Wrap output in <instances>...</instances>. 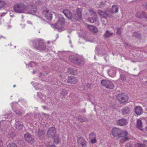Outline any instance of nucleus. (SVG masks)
<instances>
[{
  "instance_id": "obj_21",
  "label": "nucleus",
  "mask_w": 147,
  "mask_h": 147,
  "mask_svg": "<svg viewBox=\"0 0 147 147\" xmlns=\"http://www.w3.org/2000/svg\"><path fill=\"white\" fill-rule=\"evenodd\" d=\"M135 112L136 114L140 115L143 112L142 107L140 106L136 107L135 109Z\"/></svg>"
},
{
  "instance_id": "obj_28",
  "label": "nucleus",
  "mask_w": 147,
  "mask_h": 147,
  "mask_svg": "<svg viewBox=\"0 0 147 147\" xmlns=\"http://www.w3.org/2000/svg\"><path fill=\"white\" fill-rule=\"evenodd\" d=\"M6 4L5 2L3 0H0V9L4 7Z\"/></svg>"
},
{
  "instance_id": "obj_25",
  "label": "nucleus",
  "mask_w": 147,
  "mask_h": 147,
  "mask_svg": "<svg viewBox=\"0 0 147 147\" xmlns=\"http://www.w3.org/2000/svg\"><path fill=\"white\" fill-rule=\"evenodd\" d=\"M137 126L141 130H143L142 123L141 120L140 119H138L137 120Z\"/></svg>"
},
{
  "instance_id": "obj_38",
  "label": "nucleus",
  "mask_w": 147,
  "mask_h": 147,
  "mask_svg": "<svg viewBox=\"0 0 147 147\" xmlns=\"http://www.w3.org/2000/svg\"><path fill=\"white\" fill-rule=\"evenodd\" d=\"M67 91L65 90H63L61 92V94H62L63 96L67 95Z\"/></svg>"
},
{
  "instance_id": "obj_34",
  "label": "nucleus",
  "mask_w": 147,
  "mask_h": 147,
  "mask_svg": "<svg viewBox=\"0 0 147 147\" xmlns=\"http://www.w3.org/2000/svg\"><path fill=\"white\" fill-rule=\"evenodd\" d=\"M77 120L81 122L86 121V120L83 119L82 117L80 116H79L77 118Z\"/></svg>"
},
{
  "instance_id": "obj_42",
  "label": "nucleus",
  "mask_w": 147,
  "mask_h": 147,
  "mask_svg": "<svg viewBox=\"0 0 147 147\" xmlns=\"http://www.w3.org/2000/svg\"><path fill=\"white\" fill-rule=\"evenodd\" d=\"M36 65V63H34L33 62H31L30 64V66L31 67H33L35 66Z\"/></svg>"
},
{
  "instance_id": "obj_49",
  "label": "nucleus",
  "mask_w": 147,
  "mask_h": 147,
  "mask_svg": "<svg viewBox=\"0 0 147 147\" xmlns=\"http://www.w3.org/2000/svg\"><path fill=\"white\" fill-rule=\"evenodd\" d=\"M121 78L123 80L125 79V77L123 75L121 76Z\"/></svg>"
},
{
  "instance_id": "obj_51",
  "label": "nucleus",
  "mask_w": 147,
  "mask_h": 147,
  "mask_svg": "<svg viewBox=\"0 0 147 147\" xmlns=\"http://www.w3.org/2000/svg\"><path fill=\"white\" fill-rule=\"evenodd\" d=\"M74 71V72H73L72 73V74L74 75H76L78 74V72L77 71Z\"/></svg>"
},
{
  "instance_id": "obj_56",
  "label": "nucleus",
  "mask_w": 147,
  "mask_h": 147,
  "mask_svg": "<svg viewBox=\"0 0 147 147\" xmlns=\"http://www.w3.org/2000/svg\"><path fill=\"white\" fill-rule=\"evenodd\" d=\"M146 131H147V126L146 128Z\"/></svg>"
},
{
  "instance_id": "obj_20",
  "label": "nucleus",
  "mask_w": 147,
  "mask_h": 147,
  "mask_svg": "<svg viewBox=\"0 0 147 147\" xmlns=\"http://www.w3.org/2000/svg\"><path fill=\"white\" fill-rule=\"evenodd\" d=\"M56 132L55 128L54 127H51L49 129L47 134L48 136L50 137L51 136H53L54 135L55 136V134Z\"/></svg>"
},
{
  "instance_id": "obj_11",
  "label": "nucleus",
  "mask_w": 147,
  "mask_h": 147,
  "mask_svg": "<svg viewBox=\"0 0 147 147\" xmlns=\"http://www.w3.org/2000/svg\"><path fill=\"white\" fill-rule=\"evenodd\" d=\"M109 11V9H108L105 11L100 10H99L98 12L100 16L104 18H106L108 17H110L111 16Z\"/></svg>"
},
{
  "instance_id": "obj_12",
  "label": "nucleus",
  "mask_w": 147,
  "mask_h": 147,
  "mask_svg": "<svg viewBox=\"0 0 147 147\" xmlns=\"http://www.w3.org/2000/svg\"><path fill=\"white\" fill-rule=\"evenodd\" d=\"M64 22V19L63 18H59L58 22L55 24L54 27L56 29H60L62 28Z\"/></svg>"
},
{
  "instance_id": "obj_43",
  "label": "nucleus",
  "mask_w": 147,
  "mask_h": 147,
  "mask_svg": "<svg viewBox=\"0 0 147 147\" xmlns=\"http://www.w3.org/2000/svg\"><path fill=\"white\" fill-rule=\"evenodd\" d=\"M41 1L40 0H37L36 2V5H38L40 4Z\"/></svg>"
},
{
  "instance_id": "obj_53",
  "label": "nucleus",
  "mask_w": 147,
  "mask_h": 147,
  "mask_svg": "<svg viewBox=\"0 0 147 147\" xmlns=\"http://www.w3.org/2000/svg\"><path fill=\"white\" fill-rule=\"evenodd\" d=\"M27 22L28 24H32V23H31V22L30 21H28Z\"/></svg>"
},
{
  "instance_id": "obj_16",
  "label": "nucleus",
  "mask_w": 147,
  "mask_h": 147,
  "mask_svg": "<svg viewBox=\"0 0 147 147\" xmlns=\"http://www.w3.org/2000/svg\"><path fill=\"white\" fill-rule=\"evenodd\" d=\"M78 143L79 145L81 146L82 147H85L86 145V140L82 137L78 138Z\"/></svg>"
},
{
  "instance_id": "obj_50",
  "label": "nucleus",
  "mask_w": 147,
  "mask_h": 147,
  "mask_svg": "<svg viewBox=\"0 0 147 147\" xmlns=\"http://www.w3.org/2000/svg\"><path fill=\"white\" fill-rule=\"evenodd\" d=\"M47 147H56L54 145H51L50 144L48 145L47 146Z\"/></svg>"
},
{
  "instance_id": "obj_17",
  "label": "nucleus",
  "mask_w": 147,
  "mask_h": 147,
  "mask_svg": "<svg viewBox=\"0 0 147 147\" xmlns=\"http://www.w3.org/2000/svg\"><path fill=\"white\" fill-rule=\"evenodd\" d=\"M78 80L74 77H69L67 78V82L72 84H75L77 82Z\"/></svg>"
},
{
  "instance_id": "obj_13",
  "label": "nucleus",
  "mask_w": 147,
  "mask_h": 147,
  "mask_svg": "<svg viewBox=\"0 0 147 147\" xmlns=\"http://www.w3.org/2000/svg\"><path fill=\"white\" fill-rule=\"evenodd\" d=\"M43 14L48 20H51L52 19V14L51 12L47 8H45L43 10Z\"/></svg>"
},
{
  "instance_id": "obj_29",
  "label": "nucleus",
  "mask_w": 147,
  "mask_h": 147,
  "mask_svg": "<svg viewBox=\"0 0 147 147\" xmlns=\"http://www.w3.org/2000/svg\"><path fill=\"white\" fill-rule=\"evenodd\" d=\"M106 2H100V3H97L96 4V6L97 7L99 8H102L104 7V6Z\"/></svg>"
},
{
  "instance_id": "obj_7",
  "label": "nucleus",
  "mask_w": 147,
  "mask_h": 147,
  "mask_svg": "<svg viewBox=\"0 0 147 147\" xmlns=\"http://www.w3.org/2000/svg\"><path fill=\"white\" fill-rule=\"evenodd\" d=\"M26 9V13L29 14H34L37 11L36 6L33 7L30 5L27 6Z\"/></svg>"
},
{
  "instance_id": "obj_39",
  "label": "nucleus",
  "mask_w": 147,
  "mask_h": 147,
  "mask_svg": "<svg viewBox=\"0 0 147 147\" xmlns=\"http://www.w3.org/2000/svg\"><path fill=\"white\" fill-rule=\"evenodd\" d=\"M90 141L92 143H94L96 142V140L95 137L93 138H90Z\"/></svg>"
},
{
  "instance_id": "obj_15",
  "label": "nucleus",
  "mask_w": 147,
  "mask_h": 147,
  "mask_svg": "<svg viewBox=\"0 0 147 147\" xmlns=\"http://www.w3.org/2000/svg\"><path fill=\"white\" fill-rule=\"evenodd\" d=\"M24 138L26 141L31 143H33L34 142V139L32 138L31 135L29 133L25 134Z\"/></svg>"
},
{
  "instance_id": "obj_4",
  "label": "nucleus",
  "mask_w": 147,
  "mask_h": 147,
  "mask_svg": "<svg viewBox=\"0 0 147 147\" xmlns=\"http://www.w3.org/2000/svg\"><path fill=\"white\" fill-rule=\"evenodd\" d=\"M34 47L37 49L42 50L45 49V47L42 40L37 39L33 41Z\"/></svg>"
},
{
  "instance_id": "obj_45",
  "label": "nucleus",
  "mask_w": 147,
  "mask_h": 147,
  "mask_svg": "<svg viewBox=\"0 0 147 147\" xmlns=\"http://www.w3.org/2000/svg\"><path fill=\"white\" fill-rule=\"evenodd\" d=\"M117 34H121V32L120 31V28H117Z\"/></svg>"
},
{
  "instance_id": "obj_9",
  "label": "nucleus",
  "mask_w": 147,
  "mask_h": 147,
  "mask_svg": "<svg viewBox=\"0 0 147 147\" xmlns=\"http://www.w3.org/2000/svg\"><path fill=\"white\" fill-rule=\"evenodd\" d=\"M89 12L91 16H93V17L90 18H88V21L91 23H93L97 21L96 14L94 11L92 9H90Z\"/></svg>"
},
{
  "instance_id": "obj_1",
  "label": "nucleus",
  "mask_w": 147,
  "mask_h": 147,
  "mask_svg": "<svg viewBox=\"0 0 147 147\" xmlns=\"http://www.w3.org/2000/svg\"><path fill=\"white\" fill-rule=\"evenodd\" d=\"M111 133L114 137H117L119 138L122 137L121 140V143L124 142L128 139L127 136L128 135L127 132V131L122 132L121 130L119 128H113L112 130Z\"/></svg>"
},
{
  "instance_id": "obj_37",
  "label": "nucleus",
  "mask_w": 147,
  "mask_h": 147,
  "mask_svg": "<svg viewBox=\"0 0 147 147\" xmlns=\"http://www.w3.org/2000/svg\"><path fill=\"white\" fill-rule=\"evenodd\" d=\"M95 137V134L94 133H91L89 134V138H93L94 137Z\"/></svg>"
},
{
  "instance_id": "obj_26",
  "label": "nucleus",
  "mask_w": 147,
  "mask_h": 147,
  "mask_svg": "<svg viewBox=\"0 0 147 147\" xmlns=\"http://www.w3.org/2000/svg\"><path fill=\"white\" fill-rule=\"evenodd\" d=\"M88 27L89 30L93 32L96 33L98 31L97 29L95 26L89 25Z\"/></svg>"
},
{
  "instance_id": "obj_47",
  "label": "nucleus",
  "mask_w": 147,
  "mask_h": 147,
  "mask_svg": "<svg viewBox=\"0 0 147 147\" xmlns=\"http://www.w3.org/2000/svg\"><path fill=\"white\" fill-rule=\"evenodd\" d=\"M105 19H106V18H105ZM101 20L102 23L103 24H105V23H106V19H105V20H103L102 19V18H101Z\"/></svg>"
},
{
  "instance_id": "obj_54",
  "label": "nucleus",
  "mask_w": 147,
  "mask_h": 147,
  "mask_svg": "<svg viewBox=\"0 0 147 147\" xmlns=\"http://www.w3.org/2000/svg\"><path fill=\"white\" fill-rule=\"evenodd\" d=\"M35 71H34L33 72V74H34L35 73Z\"/></svg>"
},
{
  "instance_id": "obj_10",
  "label": "nucleus",
  "mask_w": 147,
  "mask_h": 147,
  "mask_svg": "<svg viewBox=\"0 0 147 147\" xmlns=\"http://www.w3.org/2000/svg\"><path fill=\"white\" fill-rule=\"evenodd\" d=\"M117 98L118 101L121 103H123L126 102L128 100V97L127 96L123 94H118Z\"/></svg>"
},
{
  "instance_id": "obj_8",
  "label": "nucleus",
  "mask_w": 147,
  "mask_h": 147,
  "mask_svg": "<svg viewBox=\"0 0 147 147\" xmlns=\"http://www.w3.org/2000/svg\"><path fill=\"white\" fill-rule=\"evenodd\" d=\"M69 58L71 61L76 64L82 65L84 63V60L82 59L77 58L74 56H70Z\"/></svg>"
},
{
  "instance_id": "obj_5",
  "label": "nucleus",
  "mask_w": 147,
  "mask_h": 147,
  "mask_svg": "<svg viewBox=\"0 0 147 147\" xmlns=\"http://www.w3.org/2000/svg\"><path fill=\"white\" fill-rule=\"evenodd\" d=\"M101 84L107 88L112 89L114 87V85L112 81L107 80H103L101 82Z\"/></svg>"
},
{
  "instance_id": "obj_30",
  "label": "nucleus",
  "mask_w": 147,
  "mask_h": 147,
  "mask_svg": "<svg viewBox=\"0 0 147 147\" xmlns=\"http://www.w3.org/2000/svg\"><path fill=\"white\" fill-rule=\"evenodd\" d=\"M41 85L39 84L36 83L34 84V86L36 90H38L39 89H40L41 88Z\"/></svg>"
},
{
  "instance_id": "obj_44",
  "label": "nucleus",
  "mask_w": 147,
  "mask_h": 147,
  "mask_svg": "<svg viewBox=\"0 0 147 147\" xmlns=\"http://www.w3.org/2000/svg\"><path fill=\"white\" fill-rule=\"evenodd\" d=\"M15 136V134L13 132H11L10 134V137L12 138Z\"/></svg>"
},
{
  "instance_id": "obj_24",
  "label": "nucleus",
  "mask_w": 147,
  "mask_h": 147,
  "mask_svg": "<svg viewBox=\"0 0 147 147\" xmlns=\"http://www.w3.org/2000/svg\"><path fill=\"white\" fill-rule=\"evenodd\" d=\"M14 126L18 130H20L22 129L23 125L19 122H16L14 124Z\"/></svg>"
},
{
  "instance_id": "obj_31",
  "label": "nucleus",
  "mask_w": 147,
  "mask_h": 147,
  "mask_svg": "<svg viewBox=\"0 0 147 147\" xmlns=\"http://www.w3.org/2000/svg\"><path fill=\"white\" fill-rule=\"evenodd\" d=\"M112 34L111 32H109L108 30L104 34L105 37H110L111 36Z\"/></svg>"
},
{
  "instance_id": "obj_46",
  "label": "nucleus",
  "mask_w": 147,
  "mask_h": 147,
  "mask_svg": "<svg viewBox=\"0 0 147 147\" xmlns=\"http://www.w3.org/2000/svg\"><path fill=\"white\" fill-rule=\"evenodd\" d=\"M17 104V103L16 102H12V103H11V107H12V108L13 109V108H14V105H15V104Z\"/></svg>"
},
{
  "instance_id": "obj_58",
  "label": "nucleus",
  "mask_w": 147,
  "mask_h": 147,
  "mask_svg": "<svg viewBox=\"0 0 147 147\" xmlns=\"http://www.w3.org/2000/svg\"><path fill=\"white\" fill-rule=\"evenodd\" d=\"M3 121H1V123H3Z\"/></svg>"
},
{
  "instance_id": "obj_6",
  "label": "nucleus",
  "mask_w": 147,
  "mask_h": 147,
  "mask_svg": "<svg viewBox=\"0 0 147 147\" xmlns=\"http://www.w3.org/2000/svg\"><path fill=\"white\" fill-rule=\"evenodd\" d=\"M101 84L107 88L112 89L114 87V85L112 81L107 80H103L101 82Z\"/></svg>"
},
{
  "instance_id": "obj_23",
  "label": "nucleus",
  "mask_w": 147,
  "mask_h": 147,
  "mask_svg": "<svg viewBox=\"0 0 147 147\" xmlns=\"http://www.w3.org/2000/svg\"><path fill=\"white\" fill-rule=\"evenodd\" d=\"M144 144L139 143H137L135 144V147H146L147 146V140H144L143 141Z\"/></svg>"
},
{
  "instance_id": "obj_52",
  "label": "nucleus",
  "mask_w": 147,
  "mask_h": 147,
  "mask_svg": "<svg viewBox=\"0 0 147 147\" xmlns=\"http://www.w3.org/2000/svg\"><path fill=\"white\" fill-rule=\"evenodd\" d=\"M21 25L22 26V27L23 28H24L25 27V25L24 24H21Z\"/></svg>"
},
{
  "instance_id": "obj_40",
  "label": "nucleus",
  "mask_w": 147,
  "mask_h": 147,
  "mask_svg": "<svg viewBox=\"0 0 147 147\" xmlns=\"http://www.w3.org/2000/svg\"><path fill=\"white\" fill-rule=\"evenodd\" d=\"M37 95L38 97L41 99L42 98H43V97L44 96L42 95L40 93H37Z\"/></svg>"
},
{
  "instance_id": "obj_18",
  "label": "nucleus",
  "mask_w": 147,
  "mask_h": 147,
  "mask_svg": "<svg viewBox=\"0 0 147 147\" xmlns=\"http://www.w3.org/2000/svg\"><path fill=\"white\" fill-rule=\"evenodd\" d=\"M109 9V11L111 15L112 13H117L118 11V6L116 5H114L112 6L111 10L110 9Z\"/></svg>"
},
{
  "instance_id": "obj_59",
  "label": "nucleus",
  "mask_w": 147,
  "mask_h": 147,
  "mask_svg": "<svg viewBox=\"0 0 147 147\" xmlns=\"http://www.w3.org/2000/svg\"><path fill=\"white\" fill-rule=\"evenodd\" d=\"M69 42L70 43H71V41L70 40L69 41Z\"/></svg>"
},
{
  "instance_id": "obj_3",
  "label": "nucleus",
  "mask_w": 147,
  "mask_h": 147,
  "mask_svg": "<svg viewBox=\"0 0 147 147\" xmlns=\"http://www.w3.org/2000/svg\"><path fill=\"white\" fill-rule=\"evenodd\" d=\"M27 6L24 4L19 3L16 4L13 7L14 11L17 13H26Z\"/></svg>"
},
{
  "instance_id": "obj_41",
  "label": "nucleus",
  "mask_w": 147,
  "mask_h": 147,
  "mask_svg": "<svg viewBox=\"0 0 147 147\" xmlns=\"http://www.w3.org/2000/svg\"><path fill=\"white\" fill-rule=\"evenodd\" d=\"M15 112L16 114L19 115H21L22 113L21 111H20L18 110H16Z\"/></svg>"
},
{
  "instance_id": "obj_48",
  "label": "nucleus",
  "mask_w": 147,
  "mask_h": 147,
  "mask_svg": "<svg viewBox=\"0 0 147 147\" xmlns=\"http://www.w3.org/2000/svg\"><path fill=\"white\" fill-rule=\"evenodd\" d=\"M3 142L2 140L0 139V147H2L3 145Z\"/></svg>"
},
{
  "instance_id": "obj_33",
  "label": "nucleus",
  "mask_w": 147,
  "mask_h": 147,
  "mask_svg": "<svg viewBox=\"0 0 147 147\" xmlns=\"http://www.w3.org/2000/svg\"><path fill=\"white\" fill-rule=\"evenodd\" d=\"M7 147H17V146L14 143L11 142L7 145Z\"/></svg>"
},
{
  "instance_id": "obj_14",
  "label": "nucleus",
  "mask_w": 147,
  "mask_h": 147,
  "mask_svg": "<svg viewBox=\"0 0 147 147\" xmlns=\"http://www.w3.org/2000/svg\"><path fill=\"white\" fill-rule=\"evenodd\" d=\"M128 123V121L125 119H122L117 120L116 121L117 125L123 126L126 125Z\"/></svg>"
},
{
  "instance_id": "obj_35",
  "label": "nucleus",
  "mask_w": 147,
  "mask_h": 147,
  "mask_svg": "<svg viewBox=\"0 0 147 147\" xmlns=\"http://www.w3.org/2000/svg\"><path fill=\"white\" fill-rule=\"evenodd\" d=\"M44 134V132L42 130H40L38 132V136L40 137L42 136Z\"/></svg>"
},
{
  "instance_id": "obj_19",
  "label": "nucleus",
  "mask_w": 147,
  "mask_h": 147,
  "mask_svg": "<svg viewBox=\"0 0 147 147\" xmlns=\"http://www.w3.org/2000/svg\"><path fill=\"white\" fill-rule=\"evenodd\" d=\"M109 75L112 77H114L115 76L116 74V69L114 68L110 69L108 72Z\"/></svg>"
},
{
  "instance_id": "obj_57",
  "label": "nucleus",
  "mask_w": 147,
  "mask_h": 147,
  "mask_svg": "<svg viewBox=\"0 0 147 147\" xmlns=\"http://www.w3.org/2000/svg\"><path fill=\"white\" fill-rule=\"evenodd\" d=\"M13 87H16V85H14L13 86Z\"/></svg>"
},
{
  "instance_id": "obj_60",
  "label": "nucleus",
  "mask_w": 147,
  "mask_h": 147,
  "mask_svg": "<svg viewBox=\"0 0 147 147\" xmlns=\"http://www.w3.org/2000/svg\"><path fill=\"white\" fill-rule=\"evenodd\" d=\"M47 99H48V100H49V98H47Z\"/></svg>"
},
{
  "instance_id": "obj_36",
  "label": "nucleus",
  "mask_w": 147,
  "mask_h": 147,
  "mask_svg": "<svg viewBox=\"0 0 147 147\" xmlns=\"http://www.w3.org/2000/svg\"><path fill=\"white\" fill-rule=\"evenodd\" d=\"M5 118H6L7 117H8V118L9 119L7 121H11L13 118V117L11 116V115H10L8 116L7 115H5Z\"/></svg>"
},
{
  "instance_id": "obj_2",
  "label": "nucleus",
  "mask_w": 147,
  "mask_h": 147,
  "mask_svg": "<svg viewBox=\"0 0 147 147\" xmlns=\"http://www.w3.org/2000/svg\"><path fill=\"white\" fill-rule=\"evenodd\" d=\"M63 12L65 16L69 19L73 18L76 20H79L82 18V10L81 9H78L77 10V14H75L73 16L71 15L70 11L67 9L63 10Z\"/></svg>"
},
{
  "instance_id": "obj_27",
  "label": "nucleus",
  "mask_w": 147,
  "mask_h": 147,
  "mask_svg": "<svg viewBox=\"0 0 147 147\" xmlns=\"http://www.w3.org/2000/svg\"><path fill=\"white\" fill-rule=\"evenodd\" d=\"M136 16L138 18H142L144 17H145L146 18H147V14L146 15V16H145L143 13H136Z\"/></svg>"
},
{
  "instance_id": "obj_55",
  "label": "nucleus",
  "mask_w": 147,
  "mask_h": 147,
  "mask_svg": "<svg viewBox=\"0 0 147 147\" xmlns=\"http://www.w3.org/2000/svg\"><path fill=\"white\" fill-rule=\"evenodd\" d=\"M93 38V40H90V42H92V41H93L94 38Z\"/></svg>"
},
{
  "instance_id": "obj_32",
  "label": "nucleus",
  "mask_w": 147,
  "mask_h": 147,
  "mask_svg": "<svg viewBox=\"0 0 147 147\" xmlns=\"http://www.w3.org/2000/svg\"><path fill=\"white\" fill-rule=\"evenodd\" d=\"M54 142L56 144L58 143L59 142V140L58 138V136L55 135L54 137Z\"/></svg>"
},
{
  "instance_id": "obj_22",
  "label": "nucleus",
  "mask_w": 147,
  "mask_h": 147,
  "mask_svg": "<svg viewBox=\"0 0 147 147\" xmlns=\"http://www.w3.org/2000/svg\"><path fill=\"white\" fill-rule=\"evenodd\" d=\"M131 110L128 107L124 108L121 110V112L123 115L128 114L131 112Z\"/></svg>"
}]
</instances>
